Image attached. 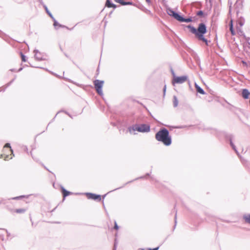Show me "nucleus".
<instances>
[{"label": "nucleus", "instance_id": "15", "mask_svg": "<svg viewBox=\"0 0 250 250\" xmlns=\"http://www.w3.org/2000/svg\"><path fill=\"white\" fill-rule=\"evenodd\" d=\"M62 193L63 196V197L65 198L67 196L69 195L70 194V192L66 190L63 187H62Z\"/></svg>", "mask_w": 250, "mask_h": 250}, {"label": "nucleus", "instance_id": "7", "mask_svg": "<svg viewBox=\"0 0 250 250\" xmlns=\"http://www.w3.org/2000/svg\"><path fill=\"white\" fill-rule=\"evenodd\" d=\"M87 198L88 199H91L94 200H97V201H101V197L100 195H97L94 193H86Z\"/></svg>", "mask_w": 250, "mask_h": 250}, {"label": "nucleus", "instance_id": "36", "mask_svg": "<svg viewBox=\"0 0 250 250\" xmlns=\"http://www.w3.org/2000/svg\"><path fill=\"white\" fill-rule=\"evenodd\" d=\"M6 232L7 233V235L9 236L10 234L8 233V231L7 230H6Z\"/></svg>", "mask_w": 250, "mask_h": 250}, {"label": "nucleus", "instance_id": "29", "mask_svg": "<svg viewBox=\"0 0 250 250\" xmlns=\"http://www.w3.org/2000/svg\"><path fill=\"white\" fill-rule=\"evenodd\" d=\"M114 229H119V227L117 224L116 222H115Z\"/></svg>", "mask_w": 250, "mask_h": 250}, {"label": "nucleus", "instance_id": "16", "mask_svg": "<svg viewBox=\"0 0 250 250\" xmlns=\"http://www.w3.org/2000/svg\"><path fill=\"white\" fill-rule=\"evenodd\" d=\"M173 106L174 107H176L178 106V99L177 98V97L176 96H173Z\"/></svg>", "mask_w": 250, "mask_h": 250}, {"label": "nucleus", "instance_id": "31", "mask_svg": "<svg viewBox=\"0 0 250 250\" xmlns=\"http://www.w3.org/2000/svg\"><path fill=\"white\" fill-rule=\"evenodd\" d=\"M171 73L173 76V78H174V76H176V75H175V74L174 71L172 69H171Z\"/></svg>", "mask_w": 250, "mask_h": 250}, {"label": "nucleus", "instance_id": "6", "mask_svg": "<svg viewBox=\"0 0 250 250\" xmlns=\"http://www.w3.org/2000/svg\"><path fill=\"white\" fill-rule=\"evenodd\" d=\"M34 57L36 60L38 61L44 60V54L43 53L40 52L38 50L35 49L34 50Z\"/></svg>", "mask_w": 250, "mask_h": 250}, {"label": "nucleus", "instance_id": "22", "mask_svg": "<svg viewBox=\"0 0 250 250\" xmlns=\"http://www.w3.org/2000/svg\"><path fill=\"white\" fill-rule=\"evenodd\" d=\"M115 2L119 3L122 5H125V0H114Z\"/></svg>", "mask_w": 250, "mask_h": 250}, {"label": "nucleus", "instance_id": "21", "mask_svg": "<svg viewBox=\"0 0 250 250\" xmlns=\"http://www.w3.org/2000/svg\"><path fill=\"white\" fill-rule=\"evenodd\" d=\"M229 28H230V30L231 31V34L233 35H235V32L233 29V25H232V21H231Z\"/></svg>", "mask_w": 250, "mask_h": 250}, {"label": "nucleus", "instance_id": "8", "mask_svg": "<svg viewBox=\"0 0 250 250\" xmlns=\"http://www.w3.org/2000/svg\"><path fill=\"white\" fill-rule=\"evenodd\" d=\"M250 94V92L247 89H243L242 92V96L245 99L249 98V96Z\"/></svg>", "mask_w": 250, "mask_h": 250}, {"label": "nucleus", "instance_id": "19", "mask_svg": "<svg viewBox=\"0 0 250 250\" xmlns=\"http://www.w3.org/2000/svg\"><path fill=\"white\" fill-rule=\"evenodd\" d=\"M15 211L18 213H22L25 211V209L23 208L16 209Z\"/></svg>", "mask_w": 250, "mask_h": 250}, {"label": "nucleus", "instance_id": "40", "mask_svg": "<svg viewBox=\"0 0 250 250\" xmlns=\"http://www.w3.org/2000/svg\"><path fill=\"white\" fill-rule=\"evenodd\" d=\"M13 81H14V80H12V81L10 83H12Z\"/></svg>", "mask_w": 250, "mask_h": 250}, {"label": "nucleus", "instance_id": "34", "mask_svg": "<svg viewBox=\"0 0 250 250\" xmlns=\"http://www.w3.org/2000/svg\"><path fill=\"white\" fill-rule=\"evenodd\" d=\"M146 1L149 4L150 3V0H146Z\"/></svg>", "mask_w": 250, "mask_h": 250}, {"label": "nucleus", "instance_id": "1", "mask_svg": "<svg viewBox=\"0 0 250 250\" xmlns=\"http://www.w3.org/2000/svg\"><path fill=\"white\" fill-rule=\"evenodd\" d=\"M187 28L190 29V31L195 35L199 41H202L206 45H208V41L204 36L207 32V26L205 23H200L197 29L191 25H188Z\"/></svg>", "mask_w": 250, "mask_h": 250}, {"label": "nucleus", "instance_id": "14", "mask_svg": "<svg viewBox=\"0 0 250 250\" xmlns=\"http://www.w3.org/2000/svg\"><path fill=\"white\" fill-rule=\"evenodd\" d=\"M229 144H230L231 146L232 147V148H233V149L236 152V153L238 155H239L238 152V151L236 149L235 146L233 143L231 137L230 136L229 137Z\"/></svg>", "mask_w": 250, "mask_h": 250}, {"label": "nucleus", "instance_id": "11", "mask_svg": "<svg viewBox=\"0 0 250 250\" xmlns=\"http://www.w3.org/2000/svg\"><path fill=\"white\" fill-rule=\"evenodd\" d=\"M167 12L168 15L173 17L175 14L176 13L173 9L170 8H168L167 9Z\"/></svg>", "mask_w": 250, "mask_h": 250}, {"label": "nucleus", "instance_id": "12", "mask_svg": "<svg viewBox=\"0 0 250 250\" xmlns=\"http://www.w3.org/2000/svg\"><path fill=\"white\" fill-rule=\"evenodd\" d=\"M196 19V18L195 17L193 18L189 17L188 18H185L183 17L182 22H189L192 21H195Z\"/></svg>", "mask_w": 250, "mask_h": 250}, {"label": "nucleus", "instance_id": "42", "mask_svg": "<svg viewBox=\"0 0 250 250\" xmlns=\"http://www.w3.org/2000/svg\"><path fill=\"white\" fill-rule=\"evenodd\" d=\"M149 175V173H147V174H146V175H147V176H148Z\"/></svg>", "mask_w": 250, "mask_h": 250}, {"label": "nucleus", "instance_id": "35", "mask_svg": "<svg viewBox=\"0 0 250 250\" xmlns=\"http://www.w3.org/2000/svg\"><path fill=\"white\" fill-rule=\"evenodd\" d=\"M0 239H1L2 240H3V236L0 235Z\"/></svg>", "mask_w": 250, "mask_h": 250}, {"label": "nucleus", "instance_id": "39", "mask_svg": "<svg viewBox=\"0 0 250 250\" xmlns=\"http://www.w3.org/2000/svg\"><path fill=\"white\" fill-rule=\"evenodd\" d=\"M21 70H22V68H20V69H19L18 71H21Z\"/></svg>", "mask_w": 250, "mask_h": 250}, {"label": "nucleus", "instance_id": "23", "mask_svg": "<svg viewBox=\"0 0 250 250\" xmlns=\"http://www.w3.org/2000/svg\"><path fill=\"white\" fill-rule=\"evenodd\" d=\"M20 53H21V56L22 61L25 62L26 61L25 56L24 54H23V53L22 52H21Z\"/></svg>", "mask_w": 250, "mask_h": 250}, {"label": "nucleus", "instance_id": "13", "mask_svg": "<svg viewBox=\"0 0 250 250\" xmlns=\"http://www.w3.org/2000/svg\"><path fill=\"white\" fill-rule=\"evenodd\" d=\"M173 18L176 20L178 21H179L182 22L183 17L180 15L179 13L176 12Z\"/></svg>", "mask_w": 250, "mask_h": 250}, {"label": "nucleus", "instance_id": "33", "mask_svg": "<svg viewBox=\"0 0 250 250\" xmlns=\"http://www.w3.org/2000/svg\"><path fill=\"white\" fill-rule=\"evenodd\" d=\"M166 90V85H165V86H164V87L163 88V91H164V94H165Z\"/></svg>", "mask_w": 250, "mask_h": 250}, {"label": "nucleus", "instance_id": "37", "mask_svg": "<svg viewBox=\"0 0 250 250\" xmlns=\"http://www.w3.org/2000/svg\"><path fill=\"white\" fill-rule=\"evenodd\" d=\"M120 188H116V189H115L113 190L112 191H114V190H117V189H120Z\"/></svg>", "mask_w": 250, "mask_h": 250}, {"label": "nucleus", "instance_id": "4", "mask_svg": "<svg viewBox=\"0 0 250 250\" xmlns=\"http://www.w3.org/2000/svg\"><path fill=\"white\" fill-rule=\"evenodd\" d=\"M104 81L99 80H96L94 82V84L95 89L99 95L102 96L103 95L102 87L104 84Z\"/></svg>", "mask_w": 250, "mask_h": 250}, {"label": "nucleus", "instance_id": "41", "mask_svg": "<svg viewBox=\"0 0 250 250\" xmlns=\"http://www.w3.org/2000/svg\"><path fill=\"white\" fill-rule=\"evenodd\" d=\"M10 150L11 151V152L13 153V150L12 149H10Z\"/></svg>", "mask_w": 250, "mask_h": 250}, {"label": "nucleus", "instance_id": "17", "mask_svg": "<svg viewBox=\"0 0 250 250\" xmlns=\"http://www.w3.org/2000/svg\"><path fill=\"white\" fill-rule=\"evenodd\" d=\"M243 217L245 222L250 224V214L245 215Z\"/></svg>", "mask_w": 250, "mask_h": 250}, {"label": "nucleus", "instance_id": "30", "mask_svg": "<svg viewBox=\"0 0 250 250\" xmlns=\"http://www.w3.org/2000/svg\"><path fill=\"white\" fill-rule=\"evenodd\" d=\"M4 146L5 147H8V148H11L10 144H9V143L6 144Z\"/></svg>", "mask_w": 250, "mask_h": 250}, {"label": "nucleus", "instance_id": "24", "mask_svg": "<svg viewBox=\"0 0 250 250\" xmlns=\"http://www.w3.org/2000/svg\"><path fill=\"white\" fill-rule=\"evenodd\" d=\"M117 245H118V241H117V239H115V241H114V247H113V250H116V249L117 247Z\"/></svg>", "mask_w": 250, "mask_h": 250}, {"label": "nucleus", "instance_id": "26", "mask_svg": "<svg viewBox=\"0 0 250 250\" xmlns=\"http://www.w3.org/2000/svg\"><path fill=\"white\" fill-rule=\"evenodd\" d=\"M174 223H175V225H174V228H175L176 227V223H177V211H176L175 215Z\"/></svg>", "mask_w": 250, "mask_h": 250}, {"label": "nucleus", "instance_id": "9", "mask_svg": "<svg viewBox=\"0 0 250 250\" xmlns=\"http://www.w3.org/2000/svg\"><path fill=\"white\" fill-rule=\"evenodd\" d=\"M195 87L196 89V91L198 93H199L201 94L204 95L205 94V92L204 90L199 85H198L196 83H195Z\"/></svg>", "mask_w": 250, "mask_h": 250}, {"label": "nucleus", "instance_id": "2", "mask_svg": "<svg viewBox=\"0 0 250 250\" xmlns=\"http://www.w3.org/2000/svg\"><path fill=\"white\" fill-rule=\"evenodd\" d=\"M155 138L158 141L162 142L167 146L171 144V137L169 135L168 130L165 128L161 129L156 133Z\"/></svg>", "mask_w": 250, "mask_h": 250}, {"label": "nucleus", "instance_id": "5", "mask_svg": "<svg viewBox=\"0 0 250 250\" xmlns=\"http://www.w3.org/2000/svg\"><path fill=\"white\" fill-rule=\"evenodd\" d=\"M188 80V77L184 75L180 77L174 76V78H173L172 83L173 85L175 83L182 84L186 82Z\"/></svg>", "mask_w": 250, "mask_h": 250}, {"label": "nucleus", "instance_id": "25", "mask_svg": "<svg viewBox=\"0 0 250 250\" xmlns=\"http://www.w3.org/2000/svg\"><path fill=\"white\" fill-rule=\"evenodd\" d=\"M196 15L198 16H201V17L203 16L204 12L202 10L199 11L196 13Z\"/></svg>", "mask_w": 250, "mask_h": 250}, {"label": "nucleus", "instance_id": "18", "mask_svg": "<svg viewBox=\"0 0 250 250\" xmlns=\"http://www.w3.org/2000/svg\"><path fill=\"white\" fill-rule=\"evenodd\" d=\"M44 8L46 10V13L48 14V15L52 19H54V17L53 16V15H52V14L49 12V11L48 10L47 7H46V6L44 5Z\"/></svg>", "mask_w": 250, "mask_h": 250}, {"label": "nucleus", "instance_id": "20", "mask_svg": "<svg viewBox=\"0 0 250 250\" xmlns=\"http://www.w3.org/2000/svg\"><path fill=\"white\" fill-rule=\"evenodd\" d=\"M54 21V26L56 27L57 26H59V27H62V26L55 19V18H54V19H52Z\"/></svg>", "mask_w": 250, "mask_h": 250}, {"label": "nucleus", "instance_id": "3", "mask_svg": "<svg viewBox=\"0 0 250 250\" xmlns=\"http://www.w3.org/2000/svg\"><path fill=\"white\" fill-rule=\"evenodd\" d=\"M128 129L130 132L132 130L139 132H148L150 131V125L147 124H136L129 127Z\"/></svg>", "mask_w": 250, "mask_h": 250}, {"label": "nucleus", "instance_id": "27", "mask_svg": "<svg viewBox=\"0 0 250 250\" xmlns=\"http://www.w3.org/2000/svg\"><path fill=\"white\" fill-rule=\"evenodd\" d=\"M23 197H24V196H18V197H16L13 198L12 199H13V200H17V199H19L20 198H22Z\"/></svg>", "mask_w": 250, "mask_h": 250}, {"label": "nucleus", "instance_id": "10", "mask_svg": "<svg viewBox=\"0 0 250 250\" xmlns=\"http://www.w3.org/2000/svg\"><path fill=\"white\" fill-rule=\"evenodd\" d=\"M105 6L108 8L113 7L114 9L117 7L116 5L112 3L110 0H106L105 2Z\"/></svg>", "mask_w": 250, "mask_h": 250}, {"label": "nucleus", "instance_id": "32", "mask_svg": "<svg viewBox=\"0 0 250 250\" xmlns=\"http://www.w3.org/2000/svg\"><path fill=\"white\" fill-rule=\"evenodd\" d=\"M159 247L155 248L154 249H148V250H158Z\"/></svg>", "mask_w": 250, "mask_h": 250}, {"label": "nucleus", "instance_id": "38", "mask_svg": "<svg viewBox=\"0 0 250 250\" xmlns=\"http://www.w3.org/2000/svg\"><path fill=\"white\" fill-rule=\"evenodd\" d=\"M243 64H246V62L244 61H242Z\"/></svg>", "mask_w": 250, "mask_h": 250}, {"label": "nucleus", "instance_id": "28", "mask_svg": "<svg viewBox=\"0 0 250 250\" xmlns=\"http://www.w3.org/2000/svg\"><path fill=\"white\" fill-rule=\"evenodd\" d=\"M133 3L131 2V1H128V2H125V5H133Z\"/></svg>", "mask_w": 250, "mask_h": 250}]
</instances>
